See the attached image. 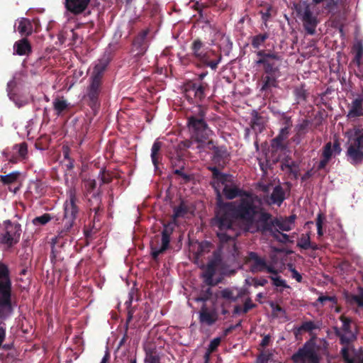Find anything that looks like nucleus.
<instances>
[{"label":"nucleus","instance_id":"f257e3e1","mask_svg":"<svg viewBox=\"0 0 363 363\" xmlns=\"http://www.w3.org/2000/svg\"><path fill=\"white\" fill-rule=\"evenodd\" d=\"M259 200L250 193L235 201L223 202L218 191L216 209L212 225L218 228L216 235L222 244L232 242L235 245L234 236L228 233L233 230V220L241 222L250 229L256 222L257 217L262 210L255 203Z\"/></svg>","mask_w":363,"mask_h":363},{"label":"nucleus","instance_id":"f03ea898","mask_svg":"<svg viewBox=\"0 0 363 363\" xmlns=\"http://www.w3.org/2000/svg\"><path fill=\"white\" fill-rule=\"evenodd\" d=\"M340 0H311V2L302 1L295 5L297 17L302 21L306 33L313 35L315 33L319 23L318 16L335 14Z\"/></svg>","mask_w":363,"mask_h":363},{"label":"nucleus","instance_id":"7ed1b4c3","mask_svg":"<svg viewBox=\"0 0 363 363\" xmlns=\"http://www.w3.org/2000/svg\"><path fill=\"white\" fill-rule=\"evenodd\" d=\"M79 199L77 197L76 190L71 189L68 191V199L64 203V217L62 219L63 228L57 231V235L52 239L53 245L63 246L65 241H72L71 235L74 234V226L79 213V207L77 203Z\"/></svg>","mask_w":363,"mask_h":363},{"label":"nucleus","instance_id":"20e7f679","mask_svg":"<svg viewBox=\"0 0 363 363\" xmlns=\"http://www.w3.org/2000/svg\"><path fill=\"white\" fill-rule=\"evenodd\" d=\"M259 57L256 60L257 65H262L265 76L263 77L262 90H267L276 86L277 80L281 76L280 65L278 63L282 60L279 52L271 50H259L256 52Z\"/></svg>","mask_w":363,"mask_h":363},{"label":"nucleus","instance_id":"39448f33","mask_svg":"<svg viewBox=\"0 0 363 363\" xmlns=\"http://www.w3.org/2000/svg\"><path fill=\"white\" fill-rule=\"evenodd\" d=\"M347 138L346 156L347 161L354 166L363 162V128L354 127L345 133Z\"/></svg>","mask_w":363,"mask_h":363},{"label":"nucleus","instance_id":"423d86ee","mask_svg":"<svg viewBox=\"0 0 363 363\" xmlns=\"http://www.w3.org/2000/svg\"><path fill=\"white\" fill-rule=\"evenodd\" d=\"M206 111L201 106H199L197 115H192L187 118V125L192 137L198 142L202 141L208 137V128L204 120Z\"/></svg>","mask_w":363,"mask_h":363},{"label":"nucleus","instance_id":"0eeeda50","mask_svg":"<svg viewBox=\"0 0 363 363\" xmlns=\"http://www.w3.org/2000/svg\"><path fill=\"white\" fill-rule=\"evenodd\" d=\"M21 225L6 220L0 224V243L11 247L17 244L21 235Z\"/></svg>","mask_w":363,"mask_h":363},{"label":"nucleus","instance_id":"6e6552de","mask_svg":"<svg viewBox=\"0 0 363 363\" xmlns=\"http://www.w3.org/2000/svg\"><path fill=\"white\" fill-rule=\"evenodd\" d=\"M209 86L206 82L187 80L183 84V91L185 97L190 103H200L206 96Z\"/></svg>","mask_w":363,"mask_h":363},{"label":"nucleus","instance_id":"1a4fd4ad","mask_svg":"<svg viewBox=\"0 0 363 363\" xmlns=\"http://www.w3.org/2000/svg\"><path fill=\"white\" fill-rule=\"evenodd\" d=\"M206 147L208 150H212L211 159L213 166L208 167L224 169L229 164L231 155L225 145H216L213 140H209Z\"/></svg>","mask_w":363,"mask_h":363},{"label":"nucleus","instance_id":"9d476101","mask_svg":"<svg viewBox=\"0 0 363 363\" xmlns=\"http://www.w3.org/2000/svg\"><path fill=\"white\" fill-rule=\"evenodd\" d=\"M294 363H320V357L316 350L315 343L311 340L305 342L292 357Z\"/></svg>","mask_w":363,"mask_h":363},{"label":"nucleus","instance_id":"9b49d317","mask_svg":"<svg viewBox=\"0 0 363 363\" xmlns=\"http://www.w3.org/2000/svg\"><path fill=\"white\" fill-rule=\"evenodd\" d=\"M246 262L250 264V272L254 274L267 272L272 274H278V271L272 264H268L264 257H260L255 252L247 253Z\"/></svg>","mask_w":363,"mask_h":363},{"label":"nucleus","instance_id":"f8f14e48","mask_svg":"<svg viewBox=\"0 0 363 363\" xmlns=\"http://www.w3.org/2000/svg\"><path fill=\"white\" fill-rule=\"evenodd\" d=\"M102 91V83L89 80L84 99L87 105L96 115L101 106L100 94Z\"/></svg>","mask_w":363,"mask_h":363},{"label":"nucleus","instance_id":"ddd939ff","mask_svg":"<svg viewBox=\"0 0 363 363\" xmlns=\"http://www.w3.org/2000/svg\"><path fill=\"white\" fill-rule=\"evenodd\" d=\"M91 0H64L65 12L68 15L78 16H87L91 13L89 6Z\"/></svg>","mask_w":363,"mask_h":363},{"label":"nucleus","instance_id":"4468645a","mask_svg":"<svg viewBox=\"0 0 363 363\" xmlns=\"http://www.w3.org/2000/svg\"><path fill=\"white\" fill-rule=\"evenodd\" d=\"M0 296L13 298L12 282L7 265L0 262Z\"/></svg>","mask_w":363,"mask_h":363},{"label":"nucleus","instance_id":"2eb2a0df","mask_svg":"<svg viewBox=\"0 0 363 363\" xmlns=\"http://www.w3.org/2000/svg\"><path fill=\"white\" fill-rule=\"evenodd\" d=\"M259 220L257 222V228L262 233H269L275 235L279 230L275 229V218H272V214L268 212L262 211L259 213Z\"/></svg>","mask_w":363,"mask_h":363},{"label":"nucleus","instance_id":"dca6fc26","mask_svg":"<svg viewBox=\"0 0 363 363\" xmlns=\"http://www.w3.org/2000/svg\"><path fill=\"white\" fill-rule=\"evenodd\" d=\"M149 29H145L140 32L137 36L135 37L133 41V52H135V55L137 57L143 56L148 48V40L147 36L149 34Z\"/></svg>","mask_w":363,"mask_h":363},{"label":"nucleus","instance_id":"f3484780","mask_svg":"<svg viewBox=\"0 0 363 363\" xmlns=\"http://www.w3.org/2000/svg\"><path fill=\"white\" fill-rule=\"evenodd\" d=\"M201 57H199L196 59L201 65L209 67L212 69L216 70L218 67V65L220 63L221 60V55L218 54L216 51L208 48L206 52H204Z\"/></svg>","mask_w":363,"mask_h":363},{"label":"nucleus","instance_id":"a211bd4d","mask_svg":"<svg viewBox=\"0 0 363 363\" xmlns=\"http://www.w3.org/2000/svg\"><path fill=\"white\" fill-rule=\"evenodd\" d=\"M15 306L13 298L0 296V324L13 315Z\"/></svg>","mask_w":363,"mask_h":363},{"label":"nucleus","instance_id":"6ab92c4d","mask_svg":"<svg viewBox=\"0 0 363 363\" xmlns=\"http://www.w3.org/2000/svg\"><path fill=\"white\" fill-rule=\"evenodd\" d=\"M285 199V191L281 185L275 186L270 196H264V200L267 204H275L278 206L281 205Z\"/></svg>","mask_w":363,"mask_h":363},{"label":"nucleus","instance_id":"aec40b11","mask_svg":"<svg viewBox=\"0 0 363 363\" xmlns=\"http://www.w3.org/2000/svg\"><path fill=\"white\" fill-rule=\"evenodd\" d=\"M223 194L227 199L232 200L237 197H245L250 193L240 189L236 185L225 184L223 189Z\"/></svg>","mask_w":363,"mask_h":363},{"label":"nucleus","instance_id":"412c9836","mask_svg":"<svg viewBox=\"0 0 363 363\" xmlns=\"http://www.w3.org/2000/svg\"><path fill=\"white\" fill-rule=\"evenodd\" d=\"M17 83L14 79L9 81L7 84V92L9 99L13 101L18 108H21L28 104V102L27 99H21L13 91Z\"/></svg>","mask_w":363,"mask_h":363},{"label":"nucleus","instance_id":"4be33fe9","mask_svg":"<svg viewBox=\"0 0 363 363\" xmlns=\"http://www.w3.org/2000/svg\"><path fill=\"white\" fill-rule=\"evenodd\" d=\"M32 52V47L26 38L16 41L13 45V53L18 55H29Z\"/></svg>","mask_w":363,"mask_h":363},{"label":"nucleus","instance_id":"5701e85b","mask_svg":"<svg viewBox=\"0 0 363 363\" xmlns=\"http://www.w3.org/2000/svg\"><path fill=\"white\" fill-rule=\"evenodd\" d=\"M218 320V315L215 311H209L203 305L199 312V320L201 323H205L208 325H212Z\"/></svg>","mask_w":363,"mask_h":363},{"label":"nucleus","instance_id":"b1692460","mask_svg":"<svg viewBox=\"0 0 363 363\" xmlns=\"http://www.w3.org/2000/svg\"><path fill=\"white\" fill-rule=\"evenodd\" d=\"M265 119L264 117L260 116L256 111H253L252 113V119L250 125V128L255 132L256 135L262 133L265 128Z\"/></svg>","mask_w":363,"mask_h":363},{"label":"nucleus","instance_id":"393cba45","mask_svg":"<svg viewBox=\"0 0 363 363\" xmlns=\"http://www.w3.org/2000/svg\"><path fill=\"white\" fill-rule=\"evenodd\" d=\"M216 272V264L213 260L210 261L202 273V277L207 286H212L216 284L213 281V276Z\"/></svg>","mask_w":363,"mask_h":363},{"label":"nucleus","instance_id":"a878e982","mask_svg":"<svg viewBox=\"0 0 363 363\" xmlns=\"http://www.w3.org/2000/svg\"><path fill=\"white\" fill-rule=\"evenodd\" d=\"M162 245L160 248H158L154 244H151V256L154 260H157L159 255L163 252H164L169 247L170 242V236L162 234Z\"/></svg>","mask_w":363,"mask_h":363},{"label":"nucleus","instance_id":"bb28decb","mask_svg":"<svg viewBox=\"0 0 363 363\" xmlns=\"http://www.w3.org/2000/svg\"><path fill=\"white\" fill-rule=\"evenodd\" d=\"M362 102L363 100L359 96L352 101L347 115L348 118H356L363 116Z\"/></svg>","mask_w":363,"mask_h":363},{"label":"nucleus","instance_id":"cd10ccee","mask_svg":"<svg viewBox=\"0 0 363 363\" xmlns=\"http://www.w3.org/2000/svg\"><path fill=\"white\" fill-rule=\"evenodd\" d=\"M296 218V216L295 214L284 218H275V227H278L283 231H289L293 228Z\"/></svg>","mask_w":363,"mask_h":363},{"label":"nucleus","instance_id":"c85d7f7f","mask_svg":"<svg viewBox=\"0 0 363 363\" xmlns=\"http://www.w3.org/2000/svg\"><path fill=\"white\" fill-rule=\"evenodd\" d=\"M333 156L332 143L330 142L327 143L323 148L321 154V160H320L318 165V170L325 169L326 165L328 164Z\"/></svg>","mask_w":363,"mask_h":363},{"label":"nucleus","instance_id":"c756f323","mask_svg":"<svg viewBox=\"0 0 363 363\" xmlns=\"http://www.w3.org/2000/svg\"><path fill=\"white\" fill-rule=\"evenodd\" d=\"M108 62L106 61H100L96 64L93 69L91 76L89 80L102 83L104 73L106 69Z\"/></svg>","mask_w":363,"mask_h":363},{"label":"nucleus","instance_id":"7c9ffc66","mask_svg":"<svg viewBox=\"0 0 363 363\" xmlns=\"http://www.w3.org/2000/svg\"><path fill=\"white\" fill-rule=\"evenodd\" d=\"M208 169L212 173V179L216 180L218 183H220L225 186L227 184V182H231L232 176L229 174L221 172L220 168L208 167Z\"/></svg>","mask_w":363,"mask_h":363},{"label":"nucleus","instance_id":"2f4dec72","mask_svg":"<svg viewBox=\"0 0 363 363\" xmlns=\"http://www.w3.org/2000/svg\"><path fill=\"white\" fill-rule=\"evenodd\" d=\"M335 335L340 338V342L343 345L341 350L345 347L348 349V354H350V345L356 339V336L353 333H343L339 330H336ZM350 357V355H349Z\"/></svg>","mask_w":363,"mask_h":363},{"label":"nucleus","instance_id":"473e14b6","mask_svg":"<svg viewBox=\"0 0 363 363\" xmlns=\"http://www.w3.org/2000/svg\"><path fill=\"white\" fill-rule=\"evenodd\" d=\"M162 146V142L156 140L151 149V160L154 167L157 169L160 160L161 159L160 150Z\"/></svg>","mask_w":363,"mask_h":363},{"label":"nucleus","instance_id":"72a5a7b5","mask_svg":"<svg viewBox=\"0 0 363 363\" xmlns=\"http://www.w3.org/2000/svg\"><path fill=\"white\" fill-rule=\"evenodd\" d=\"M17 30L22 36H28L33 32V25L28 18H23L18 22Z\"/></svg>","mask_w":363,"mask_h":363},{"label":"nucleus","instance_id":"f704fd0d","mask_svg":"<svg viewBox=\"0 0 363 363\" xmlns=\"http://www.w3.org/2000/svg\"><path fill=\"white\" fill-rule=\"evenodd\" d=\"M45 183L41 180H36L30 183L29 189L31 193H34L35 197H40L46 192Z\"/></svg>","mask_w":363,"mask_h":363},{"label":"nucleus","instance_id":"c9c22d12","mask_svg":"<svg viewBox=\"0 0 363 363\" xmlns=\"http://www.w3.org/2000/svg\"><path fill=\"white\" fill-rule=\"evenodd\" d=\"M208 48H205V45L199 38L195 39L191 45V50L192 51V56L198 59L199 57H201L202 55Z\"/></svg>","mask_w":363,"mask_h":363},{"label":"nucleus","instance_id":"e433bc0d","mask_svg":"<svg viewBox=\"0 0 363 363\" xmlns=\"http://www.w3.org/2000/svg\"><path fill=\"white\" fill-rule=\"evenodd\" d=\"M294 95L295 96V99L298 104L301 101H306L308 96V92L305 88V84H301L299 86H296L294 89Z\"/></svg>","mask_w":363,"mask_h":363},{"label":"nucleus","instance_id":"4c0bfd02","mask_svg":"<svg viewBox=\"0 0 363 363\" xmlns=\"http://www.w3.org/2000/svg\"><path fill=\"white\" fill-rule=\"evenodd\" d=\"M317 328H318V326L316 325L313 321H306L303 322L298 328H294V334L295 337L297 338L298 336L301 335L303 331L311 332L312 330Z\"/></svg>","mask_w":363,"mask_h":363},{"label":"nucleus","instance_id":"58836bf2","mask_svg":"<svg viewBox=\"0 0 363 363\" xmlns=\"http://www.w3.org/2000/svg\"><path fill=\"white\" fill-rule=\"evenodd\" d=\"M145 363H161V357L155 348L145 349Z\"/></svg>","mask_w":363,"mask_h":363},{"label":"nucleus","instance_id":"ea45409f","mask_svg":"<svg viewBox=\"0 0 363 363\" xmlns=\"http://www.w3.org/2000/svg\"><path fill=\"white\" fill-rule=\"evenodd\" d=\"M52 104L53 108L55 111L56 114L57 116L61 115L63 111L67 110L69 108V105L67 101L64 99L63 97H57L56 99H54Z\"/></svg>","mask_w":363,"mask_h":363},{"label":"nucleus","instance_id":"a19ab883","mask_svg":"<svg viewBox=\"0 0 363 363\" xmlns=\"http://www.w3.org/2000/svg\"><path fill=\"white\" fill-rule=\"evenodd\" d=\"M269 37V34L267 32L255 35L251 38V45L253 48L259 50Z\"/></svg>","mask_w":363,"mask_h":363},{"label":"nucleus","instance_id":"79ce46f5","mask_svg":"<svg viewBox=\"0 0 363 363\" xmlns=\"http://www.w3.org/2000/svg\"><path fill=\"white\" fill-rule=\"evenodd\" d=\"M289 130L290 128L287 127L281 128L279 135L272 140V145H275L277 147H282L283 141L288 138Z\"/></svg>","mask_w":363,"mask_h":363},{"label":"nucleus","instance_id":"37998d69","mask_svg":"<svg viewBox=\"0 0 363 363\" xmlns=\"http://www.w3.org/2000/svg\"><path fill=\"white\" fill-rule=\"evenodd\" d=\"M91 198H93L95 200L96 205L94 206V202L91 201V199H89L88 202H89V206L90 208V211H94V214L99 215V212L102 211L101 199L100 196V193L99 192L94 193L93 195L91 196Z\"/></svg>","mask_w":363,"mask_h":363},{"label":"nucleus","instance_id":"c03bdc74","mask_svg":"<svg viewBox=\"0 0 363 363\" xmlns=\"http://www.w3.org/2000/svg\"><path fill=\"white\" fill-rule=\"evenodd\" d=\"M340 354L345 363H363V357L360 355L350 357L347 347L340 350Z\"/></svg>","mask_w":363,"mask_h":363},{"label":"nucleus","instance_id":"a18cd8bd","mask_svg":"<svg viewBox=\"0 0 363 363\" xmlns=\"http://www.w3.org/2000/svg\"><path fill=\"white\" fill-rule=\"evenodd\" d=\"M20 172L18 171L12 172L6 175H0V181L4 185L15 183L19 178Z\"/></svg>","mask_w":363,"mask_h":363},{"label":"nucleus","instance_id":"49530a36","mask_svg":"<svg viewBox=\"0 0 363 363\" xmlns=\"http://www.w3.org/2000/svg\"><path fill=\"white\" fill-rule=\"evenodd\" d=\"M84 196H88L89 194H94V191L96 188V182L92 179H85L83 180Z\"/></svg>","mask_w":363,"mask_h":363},{"label":"nucleus","instance_id":"de8ad7c7","mask_svg":"<svg viewBox=\"0 0 363 363\" xmlns=\"http://www.w3.org/2000/svg\"><path fill=\"white\" fill-rule=\"evenodd\" d=\"M213 292L209 286L207 288L202 287L199 296L196 298V301L198 302H206L211 298Z\"/></svg>","mask_w":363,"mask_h":363},{"label":"nucleus","instance_id":"09e8293b","mask_svg":"<svg viewBox=\"0 0 363 363\" xmlns=\"http://www.w3.org/2000/svg\"><path fill=\"white\" fill-rule=\"evenodd\" d=\"M13 150L18 154V156L21 158L25 159L28 154V145L25 142L20 144H16L13 145Z\"/></svg>","mask_w":363,"mask_h":363},{"label":"nucleus","instance_id":"8fccbe9b","mask_svg":"<svg viewBox=\"0 0 363 363\" xmlns=\"http://www.w3.org/2000/svg\"><path fill=\"white\" fill-rule=\"evenodd\" d=\"M52 217L49 213H44L40 216L33 218L32 223L34 225H45L52 220Z\"/></svg>","mask_w":363,"mask_h":363},{"label":"nucleus","instance_id":"3c124183","mask_svg":"<svg viewBox=\"0 0 363 363\" xmlns=\"http://www.w3.org/2000/svg\"><path fill=\"white\" fill-rule=\"evenodd\" d=\"M188 213V207L183 202L178 206L174 207L173 218L174 219L180 217H184Z\"/></svg>","mask_w":363,"mask_h":363},{"label":"nucleus","instance_id":"603ef678","mask_svg":"<svg viewBox=\"0 0 363 363\" xmlns=\"http://www.w3.org/2000/svg\"><path fill=\"white\" fill-rule=\"evenodd\" d=\"M310 243L311 238L309 234H302L301 237L298 239L297 242V247L303 250H308L310 248Z\"/></svg>","mask_w":363,"mask_h":363},{"label":"nucleus","instance_id":"864d4df0","mask_svg":"<svg viewBox=\"0 0 363 363\" xmlns=\"http://www.w3.org/2000/svg\"><path fill=\"white\" fill-rule=\"evenodd\" d=\"M269 278L272 280V284L277 287H282L284 289L289 288V286L287 285L286 281L281 279L279 276L272 274L270 275Z\"/></svg>","mask_w":363,"mask_h":363},{"label":"nucleus","instance_id":"5fc2aeb1","mask_svg":"<svg viewBox=\"0 0 363 363\" xmlns=\"http://www.w3.org/2000/svg\"><path fill=\"white\" fill-rule=\"evenodd\" d=\"M311 124V121L308 119H304L302 121V122L299 124H298L296 127L297 134L298 135H305L308 130L309 125Z\"/></svg>","mask_w":363,"mask_h":363},{"label":"nucleus","instance_id":"6e6d98bb","mask_svg":"<svg viewBox=\"0 0 363 363\" xmlns=\"http://www.w3.org/2000/svg\"><path fill=\"white\" fill-rule=\"evenodd\" d=\"M340 320L342 323V331L343 333H352L351 330V318L342 315Z\"/></svg>","mask_w":363,"mask_h":363},{"label":"nucleus","instance_id":"4d7b16f0","mask_svg":"<svg viewBox=\"0 0 363 363\" xmlns=\"http://www.w3.org/2000/svg\"><path fill=\"white\" fill-rule=\"evenodd\" d=\"M100 177L102 184H109L113 180L111 173L106 171L105 169H101L100 171Z\"/></svg>","mask_w":363,"mask_h":363},{"label":"nucleus","instance_id":"13d9d810","mask_svg":"<svg viewBox=\"0 0 363 363\" xmlns=\"http://www.w3.org/2000/svg\"><path fill=\"white\" fill-rule=\"evenodd\" d=\"M326 301H330L333 305H336L337 303V298L335 296H330L321 295L318 298L316 301L323 305L324 302ZM333 306H332V307Z\"/></svg>","mask_w":363,"mask_h":363},{"label":"nucleus","instance_id":"bf43d9fd","mask_svg":"<svg viewBox=\"0 0 363 363\" xmlns=\"http://www.w3.org/2000/svg\"><path fill=\"white\" fill-rule=\"evenodd\" d=\"M256 306L257 305L252 303L251 298H247L243 303L242 313L246 314L249 311L255 308Z\"/></svg>","mask_w":363,"mask_h":363},{"label":"nucleus","instance_id":"052dcab7","mask_svg":"<svg viewBox=\"0 0 363 363\" xmlns=\"http://www.w3.org/2000/svg\"><path fill=\"white\" fill-rule=\"evenodd\" d=\"M323 220H324V216L321 213H319L316 218L317 233H318V237H321L323 235Z\"/></svg>","mask_w":363,"mask_h":363},{"label":"nucleus","instance_id":"680f3d73","mask_svg":"<svg viewBox=\"0 0 363 363\" xmlns=\"http://www.w3.org/2000/svg\"><path fill=\"white\" fill-rule=\"evenodd\" d=\"M350 300L355 302L359 307H363V289L360 288V294L359 295H351Z\"/></svg>","mask_w":363,"mask_h":363},{"label":"nucleus","instance_id":"e2e57ef3","mask_svg":"<svg viewBox=\"0 0 363 363\" xmlns=\"http://www.w3.org/2000/svg\"><path fill=\"white\" fill-rule=\"evenodd\" d=\"M220 342H221L220 337H216V338L213 339L210 342V344L208 345L207 350H208L210 352H212V353L214 352L215 351L217 350V348L220 345Z\"/></svg>","mask_w":363,"mask_h":363},{"label":"nucleus","instance_id":"0e129e2a","mask_svg":"<svg viewBox=\"0 0 363 363\" xmlns=\"http://www.w3.org/2000/svg\"><path fill=\"white\" fill-rule=\"evenodd\" d=\"M354 48L356 50L355 60L358 65H360L363 56V46L361 43H358Z\"/></svg>","mask_w":363,"mask_h":363},{"label":"nucleus","instance_id":"69168bd1","mask_svg":"<svg viewBox=\"0 0 363 363\" xmlns=\"http://www.w3.org/2000/svg\"><path fill=\"white\" fill-rule=\"evenodd\" d=\"M174 230V224L173 223H165L163 225V230L162 234L171 236Z\"/></svg>","mask_w":363,"mask_h":363},{"label":"nucleus","instance_id":"338daca9","mask_svg":"<svg viewBox=\"0 0 363 363\" xmlns=\"http://www.w3.org/2000/svg\"><path fill=\"white\" fill-rule=\"evenodd\" d=\"M235 293L234 290L225 288L220 291V297L226 300H230Z\"/></svg>","mask_w":363,"mask_h":363},{"label":"nucleus","instance_id":"774afa93","mask_svg":"<svg viewBox=\"0 0 363 363\" xmlns=\"http://www.w3.org/2000/svg\"><path fill=\"white\" fill-rule=\"evenodd\" d=\"M289 269L291 272V277L296 279L298 282L302 281L301 274L294 268L292 264L289 265Z\"/></svg>","mask_w":363,"mask_h":363}]
</instances>
